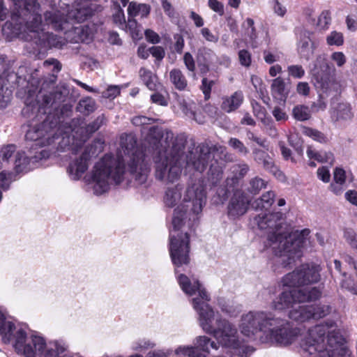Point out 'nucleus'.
I'll use <instances>...</instances> for the list:
<instances>
[{
    "mask_svg": "<svg viewBox=\"0 0 357 357\" xmlns=\"http://www.w3.org/2000/svg\"><path fill=\"white\" fill-rule=\"evenodd\" d=\"M333 116L336 121H347L351 120L354 114L349 105L347 103H340L333 112Z\"/></svg>",
    "mask_w": 357,
    "mask_h": 357,
    "instance_id": "obj_25",
    "label": "nucleus"
},
{
    "mask_svg": "<svg viewBox=\"0 0 357 357\" xmlns=\"http://www.w3.org/2000/svg\"><path fill=\"white\" fill-rule=\"evenodd\" d=\"M326 43L330 46H341L344 44L343 33L337 31H331L326 38Z\"/></svg>",
    "mask_w": 357,
    "mask_h": 357,
    "instance_id": "obj_32",
    "label": "nucleus"
},
{
    "mask_svg": "<svg viewBox=\"0 0 357 357\" xmlns=\"http://www.w3.org/2000/svg\"><path fill=\"white\" fill-rule=\"evenodd\" d=\"M181 206L176 210L172 218L173 229L170 231L169 253L172 261L176 268L190 262V239L187 232L180 231L183 227V218L180 217ZM176 273L178 271L176 268Z\"/></svg>",
    "mask_w": 357,
    "mask_h": 357,
    "instance_id": "obj_9",
    "label": "nucleus"
},
{
    "mask_svg": "<svg viewBox=\"0 0 357 357\" xmlns=\"http://www.w3.org/2000/svg\"><path fill=\"white\" fill-rule=\"evenodd\" d=\"M150 54L158 60H162L165 55V50L160 46H153L149 49Z\"/></svg>",
    "mask_w": 357,
    "mask_h": 357,
    "instance_id": "obj_49",
    "label": "nucleus"
},
{
    "mask_svg": "<svg viewBox=\"0 0 357 357\" xmlns=\"http://www.w3.org/2000/svg\"><path fill=\"white\" fill-rule=\"evenodd\" d=\"M250 184L255 192H258L261 188H265L264 181L259 178L252 179L250 182Z\"/></svg>",
    "mask_w": 357,
    "mask_h": 357,
    "instance_id": "obj_63",
    "label": "nucleus"
},
{
    "mask_svg": "<svg viewBox=\"0 0 357 357\" xmlns=\"http://www.w3.org/2000/svg\"><path fill=\"white\" fill-rule=\"evenodd\" d=\"M139 74L141 79L149 89L151 91L158 89L160 85L158 84L157 77L151 70L142 68Z\"/></svg>",
    "mask_w": 357,
    "mask_h": 357,
    "instance_id": "obj_24",
    "label": "nucleus"
},
{
    "mask_svg": "<svg viewBox=\"0 0 357 357\" xmlns=\"http://www.w3.org/2000/svg\"><path fill=\"white\" fill-rule=\"evenodd\" d=\"M177 280L185 294L189 296H194L197 294L196 298H199L200 301H210L209 295L197 279H190L186 275L180 274L177 276Z\"/></svg>",
    "mask_w": 357,
    "mask_h": 357,
    "instance_id": "obj_16",
    "label": "nucleus"
},
{
    "mask_svg": "<svg viewBox=\"0 0 357 357\" xmlns=\"http://www.w3.org/2000/svg\"><path fill=\"white\" fill-rule=\"evenodd\" d=\"M249 203V198L244 193L236 192L227 207L229 216L236 218L244 215L248 211Z\"/></svg>",
    "mask_w": 357,
    "mask_h": 357,
    "instance_id": "obj_17",
    "label": "nucleus"
},
{
    "mask_svg": "<svg viewBox=\"0 0 357 357\" xmlns=\"http://www.w3.org/2000/svg\"><path fill=\"white\" fill-rule=\"evenodd\" d=\"M31 160L30 156H27L24 151H18L15 156L14 169L17 173L26 172L28 165Z\"/></svg>",
    "mask_w": 357,
    "mask_h": 357,
    "instance_id": "obj_27",
    "label": "nucleus"
},
{
    "mask_svg": "<svg viewBox=\"0 0 357 357\" xmlns=\"http://www.w3.org/2000/svg\"><path fill=\"white\" fill-rule=\"evenodd\" d=\"M174 39L176 40L174 44V49L176 52L181 54L184 47V39L180 35L175 36Z\"/></svg>",
    "mask_w": 357,
    "mask_h": 357,
    "instance_id": "obj_62",
    "label": "nucleus"
},
{
    "mask_svg": "<svg viewBox=\"0 0 357 357\" xmlns=\"http://www.w3.org/2000/svg\"><path fill=\"white\" fill-rule=\"evenodd\" d=\"M208 4L211 10L220 15L224 14V6L221 2L218 0H208Z\"/></svg>",
    "mask_w": 357,
    "mask_h": 357,
    "instance_id": "obj_46",
    "label": "nucleus"
},
{
    "mask_svg": "<svg viewBox=\"0 0 357 357\" xmlns=\"http://www.w3.org/2000/svg\"><path fill=\"white\" fill-rule=\"evenodd\" d=\"M169 79L172 84L178 90H183L187 86V79L179 69H172L169 72Z\"/></svg>",
    "mask_w": 357,
    "mask_h": 357,
    "instance_id": "obj_28",
    "label": "nucleus"
},
{
    "mask_svg": "<svg viewBox=\"0 0 357 357\" xmlns=\"http://www.w3.org/2000/svg\"><path fill=\"white\" fill-rule=\"evenodd\" d=\"M317 176L324 183H328L330 181L331 174L329 170L325 167H319L317 169Z\"/></svg>",
    "mask_w": 357,
    "mask_h": 357,
    "instance_id": "obj_53",
    "label": "nucleus"
},
{
    "mask_svg": "<svg viewBox=\"0 0 357 357\" xmlns=\"http://www.w3.org/2000/svg\"><path fill=\"white\" fill-rule=\"evenodd\" d=\"M181 190L182 187L179 185L169 188L165 192L164 202L167 206L173 207L181 202L174 209V213L175 210L181 206L182 211L180 213V217L183 218V225H185L189 215L187 209L189 205H185V204H190L193 214H198L202 211V206L205 203L206 195L204 185L199 181L187 188L182 200Z\"/></svg>",
    "mask_w": 357,
    "mask_h": 357,
    "instance_id": "obj_8",
    "label": "nucleus"
},
{
    "mask_svg": "<svg viewBox=\"0 0 357 357\" xmlns=\"http://www.w3.org/2000/svg\"><path fill=\"white\" fill-rule=\"evenodd\" d=\"M217 328L213 337L222 347L234 349L241 357H247L253 349L239 341L238 330L234 324L228 320L216 319Z\"/></svg>",
    "mask_w": 357,
    "mask_h": 357,
    "instance_id": "obj_10",
    "label": "nucleus"
},
{
    "mask_svg": "<svg viewBox=\"0 0 357 357\" xmlns=\"http://www.w3.org/2000/svg\"><path fill=\"white\" fill-rule=\"evenodd\" d=\"M346 241L352 246L357 249V234L352 229H346L344 233Z\"/></svg>",
    "mask_w": 357,
    "mask_h": 357,
    "instance_id": "obj_43",
    "label": "nucleus"
},
{
    "mask_svg": "<svg viewBox=\"0 0 357 357\" xmlns=\"http://www.w3.org/2000/svg\"><path fill=\"white\" fill-rule=\"evenodd\" d=\"M221 310L222 312L228 314L230 316H235L237 313H238L239 310H238L236 307L231 305L229 303H219Z\"/></svg>",
    "mask_w": 357,
    "mask_h": 357,
    "instance_id": "obj_48",
    "label": "nucleus"
},
{
    "mask_svg": "<svg viewBox=\"0 0 357 357\" xmlns=\"http://www.w3.org/2000/svg\"><path fill=\"white\" fill-rule=\"evenodd\" d=\"M153 121L152 119L147 118L144 116H135L132 119V122L137 126L148 125Z\"/></svg>",
    "mask_w": 357,
    "mask_h": 357,
    "instance_id": "obj_58",
    "label": "nucleus"
},
{
    "mask_svg": "<svg viewBox=\"0 0 357 357\" xmlns=\"http://www.w3.org/2000/svg\"><path fill=\"white\" fill-rule=\"evenodd\" d=\"M289 75L295 78H301L305 75V70L301 66L292 65L287 68Z\"/></svg>",
    "mask_w": 357,
    "mask_h": 357,
    "instance_id": "obj_42",
    "label": "nucleus"
},
{
    "mask_svg": "<svg viewBox=\"0 0 357 357\" xmlns=\"http://www.w3.org/2000/svg\"><path fill=\"white\" fill-rule=\"evenodd\" d=\"M59 129L52 128L50 123L44 121L41 124L31 127L26 133V140L33 141L36 146H50L59 139Z\"/></svg>",
    "mask_w": 357,
    "mask_h": 357,
    "instance_id": "obj_12",
    "label": "nucleus"
},
{
    "mask_svg": "<svg viewBox=\"0 0 357 357\" xmlns=\"http://www.w3.org/2000/svg\"><path fill=\"white\" fill-rule=\"evenodd\" d=\"M320 267L317 265H302L282 278L283 285L287 287H305L318 282L320 280Z\"/></svg>",
    "mask_w": 357,
    "mask_h": 357,
    "instance_id": "obj_11",
    "label": "nucleus"
},
{
    "mask_svg": "<svg viewBox=\"0 0 357 357\" xmlns=\"http://www.w3.org/2000/svg\"><path fill=\"white\" fill-rule=\"evenodd\" d=\"M149 140L153 149L158 150L155 159V176L160 180L174 182L181 172V166L186 162L188 167H193L202 172L207 167L211 153L206 150L199 153H190L185 156L183 149L185 139L183 136H176L170 130H162L157 127L149 130Z\"/></svg>",
    "mask_w": 357,
    "mask_h": 357,
    "instance_id": "obj_1",
    "label": "nucleus"
},
{
    "mask_svg": "<svg viewBox=\"0 0 357 357\" xmlns=\"http://www.w3.org/2000/svg\"><path fill=\"white\" fill-rule=\"evenodd\" d=\"M150 13V7L146 4L137 3L135 1L130 3L128 8V14L130 17L140 16L146 17Z\"/></svg>",
    "mask_w": 357,
    "mask_h": 357,
    "instance_id": "obj_26",
    "label": "nucleus"
},
{
    "mask_svg": "<svg viewBox=\"0 0 357 357\" xmlns=\"http://www.w3.org/2000/svg\"><path fill=\"white\" fill-rule=\"evenodd\" d=\"M228 144L234 151L241 155H246L249 153L248 149L237 138H231Z\"/></svg>",
    "mask_w": 357,
    "mask_h": 357,
    "instance_id": "obj_34",
    "label": "nucleus"
},
{
    "mask_svg": "<svg viewBox=\"0 0 357 357\" xmlns=\"http://www.w3.org/2000/svg\"><path fill=\"white\" fill-rule=\"evenodd\" d=\"M271 90L274 98L282 101H285L289 92L288 86L280 77L272 81Z\"/></svg>",
    "mask_w": 357,
    "mask_h": 357,
    "instance_id": "obj_20",
    "label": "nucleus"
},
{
    "mask_svg": "<svg viewBox=\"0 0 357 357\" xmlns=\"http://www.w3.org/2000/svg\"><path fill=\"white\" fill-rule=\"evenodd\" d=\"M104 123V116H98L91 124H89L86 128V131L89 133H92L100 128Z\"/></svg>",
    "mask_w": 357,
    "mask_h": 357,
    "instance_id": "obj_47",
    "label": "nucleus"
},
{
    "mask_svg": "<svg viewBox=\"0 0 357 357\" xmlns=\"http://www.w3.org/2000/svg\"><path fill=\"white\" fill-rule=\"evenodd\" d=\"M333 181L345 185L346 172L340 167H336L333 172Z\"/></svg>",
    "mask_w": 357,
    "mask_h": 357,
    "instance_id": "obj_44",
    "label": "nucleus"
},
{
    "mask_svg": "<svg viewBox=\"0 0 357 357\" xmlns=\"http://www.w3.org/2000/svg\"><path fill=\"white\" fill-rule=\"evenodd\" d=\"M331 13L328 10L323 11L319 17L317 24L323 29H327L331 24Z\"/></svg>",
    "mask_w": 357,
    "mask_h": 357,
    "instance_id": "obj_40",
    "label": "nucleus"
},
{
    "mask_svg": "<svg viewBox=\"0 0 357 357\" xmlns=\"http://www.w3.org/2000/svg\"><path fill=\"white\" fill-rule=\"evenodd\" d=\"M321 294L320 289L317 287H302L284 291L273 301L271 307L279 311L290 309L288 316L291 319L304 322L312 319L310 305H296V304L318 299Z\"/></svg>",
    "mask_w": 357,
    "mask_h": 357,
    "instance_id": "obj_7",
    "label": "nucleus"
},
{
    "mask_svg": "<svg viewBox=\"0 0 357 357\" xmlns=\"http://www.w3.org/2000/svg\"><path fill=\"white\" fill-rule=\"evenodd\" d=\"M183 61L186 68L193 72L195 70V63L192 56L189 53L186 52L183 56Z\"/></svg>",
    "mask_w": 357,
    "mask_h": 357,
    "instance_id": "obj_54",
    "label": "nucleus"
},
{
    "mask_svg": "<svg viewBox=\"0 0 357 357\" xmlns=\"http://www.w3.org/2000/svg\"><path fill=\"white\" fill-rule=\"evenodd\" d=\"M241 333L249 339L261 333L262 342L288 345L298 337L300 331L292 328L289 323L279 318H273L264 312H249L242 316L239 325Z\"/></svg>",
    "mask_w": 357,
    "mask_h": 357,
    "instance_id": "obj_4",
    "label": "nucleus"
},
{
    "mask_svg": "<svg viewBox=\"0 0 357 357\" xmlns=\"http://www.w3.org/2000/svg\"><path fill=\"white\" fill-rule=\"evenodd\" d=\"M331 60L337 68H342L347 63V57L342 52H335L331 55Z\"/></svg>",
    "mask_w": 357,
    "mask_h": 357,
    "instance_id": "obj_38",
    "label": "nucleus"
},
{
    "mask_svg": "<svg viewBox=\"0 0 357 357\" xmlns=\"http://www.w3.org/2000/svg\"><path fill=\"white\" fill-rule=\"evenodd\" d=\"M151 100L153 102L162 106H166L167 105V100L165 96L162 94L155 93L151 95Z\"/></svg>",
    "mask_w": 357,
    "mask_h": 357,
    "instance_id": "obj_60",
    "label": "nucleus"
},
{
    "mask_svg": "<svg viewBox=\"0 0 357 357\" xmlns=\"http://www.w3.org/2000/svg\"><path fill=\"white\" fill-rule=\"evenodd\" d=\"M77 109L81 113L89 114L96 109V102L89 97L83 98L79 102Z\"/></svg>",
    "mask_w": 357,
    "mask_h": 357,
    "instance_id": "obj_30",
    "label": "nucleus"
},
{
    "mask_svg": "<svg viewBox=\"0 0 357 357\" xmlns=\"http://www.w3.org/2000/svg\"><path fill=\"white\" fill-rule=\"evenodd\" d=\"M303 133L305 135L311 137L312 139L319 142H325L326 141V137L324 136V135L317 130L310 128H304Z\"/></svg>",
    "mask_w": 357,
    "mask_h": 357,
    "instance_id": "obj_37",
    "label": "nucleus"
},
{
    "mask_svg": "<svg viewBox=\"0 0 357 357\" xmlns=\"http://www.w3.org/2000/svg\"><path fill=\"white\" fill-rule=\"evenodd\" d=\"M342 340L336 324L327 321L310 328L301 347L310 357H353L351 351L341 345Z\"/></svg>",
    "mask_w": 357,
    "mask_h": 357,
    "instance_id": "obj_5",
    "label": "nucleus"
},
{
    "mask_svg": "<svg viewBox=\"0 0 357 357\" xmlns=\"http://www.w3.org/2000/svg\"><path fill=\"white\" fill-rule=\"evenodd\" d=\"M326 107V103L322 98H319L316 102H314L311 105V109L314 112L323 111Z\"/></svg>",
    "mask_w": 357,
    "mask_h": 357,
    "instance_id": "obj_56",
    "label": "nucleus"
},
{
    "mask_svg": "<svg viewBox=\"0 0 357 357\" xmlns=\"http://www.w3.org/2000/svg\"><path fill=\"white\" fill-rule=\"evenodd\" d=\"M195 344V347H179L175 353L178 357H206L209 347L218 349V345L206 336L197 337Z\"/></svg>",
    "mask_w": 357,
    "mask_h": 357,
    "instance_id": "obj_15",
    "label": "nucleus"
},
{
    "mask_svg": "<svg viewBox=\"0 0 357 357\" xmlns=\"http://www.w3.org/2000/svg\"><path fill=\"white\" fill-rule=\"evenodd\" d=\"M45 20L47 24L52 25L56 30H64L68 27V21L64 18L63 14L60 11H47L45 13Z\"/></svg>",
    "mask_w": 357,
    "mask_h": 357,
    "instance_id": "obj_19",
    "label": "nucleus"
},
{
    "mask_svg": "<svg viewBox=\"0 0 357 357\" xmlns=\"http://www.w3.org/2000/svg\"><path fill=\"white\" fill-rule=\"evenodd\" d=\"M297 92L300 95L307 96L310 92V86L307 82H299L296 87Z\"/></svg>",
    "mask_w": 357,
    "mask_h": 357,
    "instance_id": "obj_61",
    "label": "nucleus"
},
{
    "mask_svg": "<svg viewBox=\"0 0 357 357\" xmlns=\"http://www.w3.org/2000/svg\"><path fill=\"white\" fill-rule=\"evenodd\" d=\"M15 151V146L9 144L1 148L0 150V158L3 163H9V160Z\"/></svg>",
    "mask_w": 357,
    "mask_h": 357,
    "instance_id": "obj_36",
    "label": "nucleus"
},
{
    "mask_svg": "<svg viewBox=\"0 0 357 357\" xmlns=\"http://www.w3.org/2000/svg\"><path fill=\"white\" fill-rule=\"evenodd\" d=\"M346 199L351 204L357 206V191L349 190L345 193Z\"/></svg>",
    "mask_w": 357,
    "mask_h": 357,
    "instance_id": "obj_64",
    "label": "nucleus"
},
{
    "mask_svg": "<svg viewBox=\"0 0 357 357\" xmlns=\"http://www.w3.org/2000/svg\"><path fill=\"white\" fill-rule=\"evenodd\" d=\"M177 105L184 115L189 118H194L195 104L193 102L178 98L177 99Z\"/></svg>",
    "mask_w": 357,
    "mask_h": 357,
    "instance_id": "obj_29",
    "label": "nucleus"
},
{
    "mask_svg": "<svg viewBox=\"0 0 357 357\" xmlns=\"http://www.w3.org/2000/svg\"><path fill=\"white\" fill-rule=\"evenodd\" d=\"M243 26L246 27V33L250 37V40L252 41V47H255L257 45H255V39L257 38L255 28L254 26V20L251 18H248Z\"/></svg>",
    "mask_w": 357,
    "mask_h": 357,
    "instance_id": "obj_39",
    "label": "nucleus"
},
{
    "mask_svg": "<svg viewBox=\"0 0 357 357\" xmlns=\"http://www.w3.org/2000/svg\"><path fill=\"white\" fill-rule=\"evenodd\" d=\"M136 139L132 135L121 137V150L117 159L106 155L96 163L91 172L90 185L93 193L100 195L107 192L114 182L120 183L123 180L124 163H128L130 172L140 183L146 181L149 168L144 155L136 148Z\"/></svg>",
    "mask_w": 357,
    "mask_h": 357,
    "instance_id": "obj_2",
    "label": "nucleus"
},
{
    "mask_svg": "<svg viewBox=\"0 0 357 357\" xmlns=\"http://www.w3.org/2000/svg\"><path fill=\"white\" fill-rule=\"evenodd\" d=\"M243 101V95L241 91H236L230 96L222 98L221 108L226 112H231L238 109Z\"/></svg>",
    "mask_w": 357,
    "mask_h": 357,
    "instance_id": "obj_21",
    "label": "nucleus"
},
{
    "mask_svg": "<svg viewBox=\"0 0 357 357\" xmlns=\"http://www.w3.org/2000/svg\"><path fill=\"white\" fill-rule=\"evenodd\" d=\"M213 84V81H210L207 78L202 79V89L206 97L209 96Z\"/></svg>",
    "mask_w": 357,
    "mask_h": 357,
    "instance_id": "obj_57",
    "label": "nucleus"
},
{
    "mask_svg": "<svg viewBox=\"0 0 357 357\" xmlns=\"http://www.w3.org/2000/svg\"><path fill=\"white\" fill-rule=\"evenodd\" d=\"M101 151V146H87L84 152L69 165L68 173L73 180H79L89 168L90 160Z\"/></svg>",
    "mask_w": 357,
    "mask_h": 357,
    "instance_id": "obj_14",
    "label": "nucleus"
},
{
    "mask_svg": "<svg viewBox=\"0 0 357 357\" xmlns=\"http://www.w3.org/2000/svg\"><path fill=\"white\" fill-rule=\"evenodd\" d=\"M145 37L148 42L153 44L158 43L160 40L158 34L151 29H146L145 31Z\"/></svg>",
    "mask_w": 357,
    "mask_h": 357,
    "instance_id": "obj_50",
    "label": "nucleus"
},
{
    "mask_svg": "<svg viewBox=\"0 0 357 357\" xmlns=\"http://www.w3.org/2000/svg\"><path fill=\"white\" fill-rule=\"evenodd\" d=\"M208 301H200L198 298H193L192 303L193 308L199 314V326L204 332L213 335L217 328L216 319H221L216 314Z\"/></svg>",
    "mask_w": 357,
    "mask_h": 357,
    "instance_id": "obj_13",
    "label": "nucleus"
},
{
    "mask_svg": "<svg viewBox=\"0 0 357 357\" xmlns=\"http://www.w3.org/2000/svg\"><path fill=\"white\" fill-rule=\"evenodd\" d=\"M201 33L203 37L208 42L217 43L218 41V36L214 35L208 28H203L201 30Z\"/></svg>",
    "mask_w": 357,
    "mask_h": 357,
    "instance_id": "obj_55",
    "label": "nucleus"
},
{
    "mask_svg": "<svg viewBox=\"0 0 357 357\" xmlns=\"http://www.w3.org/2000/svg\"><path fill=\"white\" fill-rule=\"evenodd\" d=\"M252 154L254 160L257 163L262 164L265 169L270 170L280 181L284 180V175L274 165L272 158L266 152L255 148L252 149Z\"/></svg>",
    "mask_w": 357,
    "mask_h": 357,
    "instance_id": "obj_18",
    "label": "nucleus"
},
{
    "mask_svg": "<svg viewBox=\"0 0 357 357\" xmlns=\"http://www.w3.org/2000/svg\"><path fill=\"white\" fill-rule=\"evenodd\" d=\"M249 167L246 164L237 165L233 167V172L235 174L236 178L243 177L248 172Z\"/></svg>",
    "mask_w": 357,
    "mask_h": 357,
    "instance_id": "obj_45",
    "label": "nucleus"
},
{
    "mask_svg": "<svg viewBox=\"0 0 357 357\" xmlns=\"http://www.w3.org/2000/svg\"><path fill=\"white\" fill-rule=\"evenodd\" d=\"M329 188L331 192H333L335 195H341L345 189V185L342 183H338L333 181L331 183Z\"/></svg>",
    "mask_w": 357,
    "mask_h": 357,
    "instance_id": "obj_59",
    "label": "nucleus"
},
{
    "mask_svg": "<svg viewBox=\"0 0 357 357\" xmlns=\"http://www.w3.org/2000/svg\"><path fill=\"white\" fill-rule=\"evenodd\" d=\"M331 312V307L327 305L312 306L310 305V312L312 318L321 319L328 314Z\"/></svg>",
    "mask_w": 357,
    "mask_h": 357,
    "instance_id": "obj_33",
    "label": "nucleus"
},
{
    "mask_svg": "<svg viewBox=\"0 0 357 357\" xmlns=\"http://www.w3.org/2000/svg\"><path fill=\"white\" fill-rule=\"evenodd\" d=\"M11 20L2 27L3 35L11 40L18 37L24 40H33L44 47L61 48L66 40L61 37L45 31L40 15V6L36 0H12Z\"/></svg>",
    "mask_w": 357,
    "mask_h": 357,
    "instance_id": "obj_3",
    "label": "nucleus"
},
{
    "mask_svg": "<svg viewBox=\"0 0 357 357\" xmlns=\"http://www.w3.org/2000/svg\"><path fill=\"white\" fill-rule=\"evenodd\" d=\"M76 10V13L73 14L71 12L70 15L74 17L77 22L84 21L87 17L91 15L93 13V10L91 8H85L84 6L78 8Z\"/></svg>",
    "mask_w": 357,
    "mask_h": 357,
    "instance_id": "obj_35",
    "label": "nucleus"
},
{
    "mask_svg": "<svg viewBox=\"0 0 357 357\" xmlns=\"http://www.w3.org/2000/svg\"><path fill=\"white\" fill-rule=\"evenodd\" d=\"M11 181V174L7 173L6 171H2L0 173V187L3 188H8L9 183Z\"/></svg>",
    "mask_w": 357,
    "mask_h": 357,
    "instance_id": "obj_52",
    "label": "nucleus"
},
{
    "mask_svg": "<svg viewBox=\"0 0 357 357\" xmlns=\"http://www.w3.org/2000/svg\"><path fill=\"white\" fill-rule=\"evenodd\" d=\"M120 93V89L117 86H110L103 92V96L107 98H114Z\"/></svg>",
    "mask_w": 357,
    "mask_h": 357,
    "instance_id": "obj_51",
    "label": "nucleus"
},
{
    "mask_svg": "<svg viewBox=\"0 0 357 357\" xmlns=\"http://www.w3.org/2000/svg\"><path fill=\"white\" fill-rule=\"evenodd\" d=\"M292 114L294 119L300 121H306L311 116L308 107L302 105L294 107Z\"/></svg>",
    "mask_w": 357,
    "mask_h": 357,
    "instance_id": "obj_31",
    "label": "nucleus"
},
{
    "mask_svg": "<svg viewBox=\"0 0 357 357\" xmlns=\"http://www.w3.org/2000/svg\"><path fill=\"white\" fill-rule=\"evenodd\" d=\"M238 59L242 66L248 67L252 62L251 54L246 50H240L238 52Z\"/></svg>",
    "mask_w": 357,
    "mask_h": 357,
    "instance_id": "obj_41",
    "label": "nucleus"
},
{
    "mask_svg": "<svg viewBox=\"0 0 357 357\" xmlns=\"http://www.w3.org/2000/svg\"><path fill=\"white\" fill-rule=\"evenodd\" d=\"M255 222L259 229L266 231L270 245L278 243V245L275 246L274 248L279 249L283 255H288L293 250H294L296 247L303 243L310 234L309 229H303L298 235V239L291 242L292 238L286 231L284 215L280 211L269 213L261 212L255 218Z\"/></svg>",
    "mask_w": 357,
    "mask_h": 357,
    "instance_id": "obj_6",
    "label": "nucleus"
},
{
    "mask_svg": "<svg viewBox=\"0 0 357 357\" xmlns=\"http://www.w3.org/2000/svg\"><path fill=\"white\" fill-rule=\"evenodd\" d=\"M314 43L310 37L304 36L298 44L297 50L301 57L309 60L314 54Z\"/></svg>",
    "mask_w": 357,
    "mask_h": 357,
    "instance_id": "obj_22",
    "label": "nucleus"
},
{
    "mask_svg": "<svg viewBox=\"0 0 357 357\" xmlns=\"http://www.w3.org/2000/svg\"><path fill=\"white\" fill-rule=\"evenodd\" d=\"M275 194L273 191H268L262 196L255 200L251 206L256 210H262L269 208L274 202Z\"/></svg>",
    "mask_w": 357,
    "mask_h": 357,
    "instance_id": "obj_23",
    "label": "nucleus"
}]
</instances>
